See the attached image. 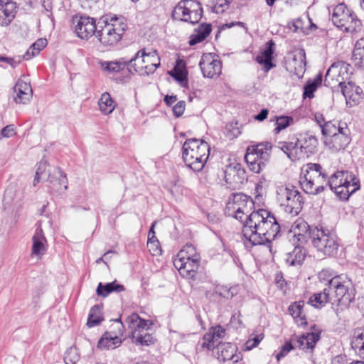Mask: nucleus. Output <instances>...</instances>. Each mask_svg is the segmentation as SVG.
<instances>
[{"instance_id":"f8f14e48","label":"nucleus","mask_w":364,"mask_h":364,"mask_svg":"<svg viewBox=\"0 0 364 364\" xmlns=\"http://www.w3.org/2000/svg\"><path fill=\"white\" fill-rule=\"evenodd\" d=\"M350 65L344 61H338L333 63L326 72L324 78V85L330 87L335 92L336 85L340 81H345L348 77Z\"/></svg>"},{"instance_id":"6e6d98bb","label":"nucleus","mask_w":364,"mask_h":364,"mask_svg":"<svg viewBox=\"0 0 364 364\" xmlns=\"http://www.w3.org/2000/svg\"><path fill=\"white\" fill-rule=\"evenodd\" d=\"M264 338V334L259 333L254 336L252 338L250 337L246 342L245 346L247 350H251L253 348L258 346V344L262 341Z\"/></svg>"},{"instance_id":"393cba45","label":"nucleus","mask_w":364,"mask_h":364,"mask_svg":"<svg viewBox=\"0 0 364 364\" xmlns=\"http://www.w3.org/2000/svg\"><path fill=\"white\" fill-rule=\"evenodd\" d=\"M272 144L267 141L262 142L256 145L249 146L246 154H252L256 159L268 162L272 150Z\"/></svg>"},{"instance_id":"f257e3e1","label":"nucleus","mask_w":364,"mask_h":364,"mask_svg":"<svg viewBox=\"0 0 364 364\" xmlns=\"http://www.w3.org/2000/svg\"><path fill=\"white\" fill-rule=\"evenodd\" d=\"M280 228L273 214L269 210L259 209L249 215L242 232L252 245H267L272 252V241L277 237Z\"/></svg>"},{"instance_id":"a211bd4d","label":"nucleus","mask_w":364,"mask_h":364,"mask_svg":"<svg viewBox=\"0 0 364 364\" xmlns=\"http://www.w3.org/2000/svg\"><path fill=\"white\" fill-rule=\"evenodd\" d=\"M200 261L197 259H173V265L178 270L179 274L186 278H193L196 273Z\"/></svg>"},{"instance_id":"5701e85b","label":"nucleus","mask_w":364,"mask_h":364,"mask_svg":"<svg viewBox=\"0 0 364 364\" xmlns=\"http://www.w3.org/2000/svg\"><path fill=\"white\" fill-rule=\"evenodd\" d=\"M297 142H299V145L301 157L304 155L308 156L309 154L315 153L318 145V140L316 136L309 134H300L298 137Z\"/></svg>"},{"instance_id":"ea45409f","label":"nucleus","mask_w":364,"mask_h":364,"mask_svg":"<svg viewBox=\"0 0 364 364\" xmlns=\"http://www.w3.org/2000/svg\"><path fill=\"white\" fill-rule=\"evenodd\" d=\"M126 321L129 323L130 328H134V331L144 332L147 330L148 321L141 318L137 314H132L128 316Z\"/></svg>"},{"instance_id":"bb28decb","label":"nucleus","mask_w":364,"mask_h":364,"mask_svg":"<svg viewBox=\"0 0 364 364\" xmlns=\"http://www.w3.org/2000/svg\"><path fill=\"white\" fill-rule=\"evenodd\" d=\"M334 301L333 294L329 291L328 287L320 292L315 293L310 296L308 304L316 309H321L326 306V304Z\"/></svg>"},{"instance_id":"7c9ffc66","label":"nucleus","mask_w":364,"mask_h":364,"mask_svg":"<svg viewBox=\"0 0 364 364\" xmlns=\"http://www.w3.org/2000/svg\"><path fill=\"white\" fill-rule=\"evenodd\" d=\"M350 345L355 352L364 358V328L354 330Z\"/></svg>"},{"instance_id":"4468645a","label":"nucleus","mask_w":364,"mask_h":364,"mask_svg":"<svg viewBox=\"0 0 364 364\" xmlns=\"http://www.w3.org/2000/svg\"><path fill=\"white\" fill-rule=\"evenodd\" d=\"M199 67L204 77H218L221 74L222 63L217 55L211 53L202 55Z\"/></svg>"},{"instance_id":"37998d69","label":"nucleus","mask_w":364,"mask_h":364,"mask_svg":"<svg viewBox=\"0 0 364 364\" xmlns=\"http://www.w3.org/2000/svg\"><path fill=\"white\" fill-rule=\"evenodd\" d=\"M304 301H296L289 306V312L294 318H300L301 324H306V315L304 313Z\"/></svg>"},{"instance_id":"ddd939ff","label":"nucleus","mask_w":364,"mask_h":364,"mask_svg":"<svg viewBox=\"0 0 364 364\" xmlns=\"http://www.w3.org/2000/svg\"><path fill=\"white\" fill-rule=\"evenodd\" d=\"M210 154V146L203 140L187 139L182 147V157L184 162H190L193 157H203Z\"/></svg>"},{"instance_id":"412c9836","label":"nucleus","mask_w":364,"mask_h":364,"mask_svg":"<svg viewBox=\"0 0 364 364\" xmlns=\"http://www.w3.org/2000/svg\"><path fill=\"white\" fill-rule=\"evenodd\" d=\"M349 129L348 127L343 131H339L336 135L333 136L326 140V145L333 151H339L343 150L350 142V138L348 136Z\"/></svg>"},{"instance_id":"cd10ccee","label":"nucleus","mask_w":364,"mask_h":364,"mask_svg":"<svg viewBox=\"0 0 364 364\" xmlns=\"http://www.w3.org/2000/svg\"><path fill=\"white\" fill-rule=\"evenodd\" d=\"M32 241V255L41 257L46 250V244L47 242L43 229L41 227L36 228Z\"/></svg>"},{"instance_id":"aec40b11","label":"nucleus","mask_w":364,"mask_h":364,"mask_svg":"<svg viewBox=\"0 0 364 364\" xmlns=\"http://www.w3.org/2000/svg\"><path fill=\"white\" fill-rule=\"evenodd\" d=\"M291 231L295 236H297L298 240L301 242H306L307 240H312V232L318 227H311L304 219L298 218L291 227Z\"/></svg>"},{"instance_id":"49530a36","label":"nucleus","mask_w":364,"mask_h":364,"mask_svg":"<svg viewBox=\"0 0 364 364\" xmlns=\"http://www.w3.org/2000/svg\"><path fill=\"white\" fill-rule=\"evenodd\" d=\"M305 259V253L301 247H296L294 251L289 254L287 259V262L291 266L300 265Z\"/></svg>"},{"instance_id":"5fc2aeb1","label":"nucleus","mask_w":364,"mask_h":364,"mask_svg":"<svg viewBox=\"0 0 364 364\" xmlns=\"http://www.w3.org/2000/svg\"><path fill=\"white\" fill-rule=\"evenodd\" d=\"M208 331L213 335L216 342H218L219 338H223L225 335V329L220 325L210 328Z\"/></svg>"},{"instance_id":"c9c22d12","label":"nucleus","mask_w":364,"mask_h":364,"mask_svg":"<svg viewBox=\"0 0 364 364\" xmlns=\"http://www.w3.org/2000/svg\"><path fill=\"white\" fill-rule=\"evenodd\" d=\"M239 287L232 286L228 287L223 285H217L215 287L213 294L226 299H230L238 294Z\"/></svg>"},{"instance_id":"a19ab883","label":"nucleus","mask_w":364,"mask_h":364,"mask_svg":"<svg viewBox=\"0 0 364 364\" xmlns=\"http://www.w3.org/2000/svg\"><path fill=\"white\" fill-rule=\"evenodd\" d=\"M322 75L321 74L316 75L313 80H309L304 87L303 97L304 99L314 97V92L316 90L318 87L321 84Z\"/></svg>"},{"instance_id":"c03bdc74","label":"nucleus","mask_w":364,"mask_h":364,"mask_svg":"<svg viewBox=\"0 0 364 364\" xmlns=\"http://www.w3.org/2000/svg\"><path fill=\"white\" fill-rule=\"evenodd\" d=\"M343 126L338 125L336 126V124L333 123L331 121L326 122L323 123L321 129V132L323 135L326 136H328L329 138H331L333 136H335L337 134L339 131H343L344 129L347 128L346 124L343 123Z\"/></svg>"},{"instance_id":"20e7f679","label":"nucleus","mask_w":364,"mask_h":364,"mask_svg":"<svg viewBox=\"0 0 364 364\" xmlns=\"http://www.w3.org/2000/svg\"><path fill=\"white\" fill-rule=\"evenodd\" d=\"M330 188L342 200L360 188L359 178L351 171H338L329 177Z\"/></svg>"},{"instance_id":"3c124183","label":"nucleus","mask_w":364,"mask_h":364,"mask_svg":"<svg viewBox=\"0 0 364 364\" xmlns=\"http://www.w3.org/2000/svg\"><path fill=\"white\" fill-rule=\"evenodd\" d=\"M276 119V127L274 129L275 133H279L282 130L287 128L290 126L294 119L289 116H279L275 117Z\"/></svg>"},{"instance_id":"9b49d317","label":"nucleus","mask_w":364,"mask_h":364,"mask_svg":"<svg viewBox=\"0 0 364 364\" xmlns=\"http://www.w3.org/2000/svg\"><path fill=\"white\" fill-rule=\"evenodd\" d=\"M72 28L76 36L87 40L94 34L96 36L98 23L93 18L82 15H75L72 18Z\"/></svg>"},{"instance_id":"7ed1b4c3","label":"nucleus","mask_w":364,"mask_h":364,"mask_svg":"<svg viewBox=\"0 0 364 364\" xmlns=\"http://www.w3.org/2000/svg\"><path fill=\"white\" fill-rule=\"evenodd\" d=\"M302 172L304 176L300 177L299 183L306 193L317 195L328 186L330 188L329 177L319 164L309 163Z\"/></svg>"},{"instance_id":"bf43d9fd","label":"nucleus","mask_w":364,"mask_h":364,"mask_svg":"<svg viewBox=\"0 0 364 364\" xmlns=\"http://www.w3.org/2000/svg\"><path fill=\"white\" fill-rule=\"evenodd\" d=\"M16 134L15 126L14 124H9L4 127L1 131V135L2 137L9 138Z\"/></svg>"},{"instance_id":"423d86ee","label":"nucleus","mask_w":364,"mask_h":364,"mask_svg":"<svg viewBox=\"0 0 364 364\" xmlns=\"http://www.w3.org/2000/svg\"><path fill=\"white\" fill-rule=\"evenodd\" d=\"M334 302L348 306L355 299V288L351 279L346 274L335 275L328 287Z\"/></svg>"},{"instance_id":"2f4dec72","label":"nucleus","mask_w":364,"mask_h":364,"mask_svg":"<svg viewBox=\"0 0 364 364\" xmlns=\"http://www.w3.org/2000/svg\"><path fill=\"white\" fill-rule=\"evenodd\" d=\"M125 288L124 285L118 284L116 281L112 282L106 283L103 284L100 282L97 285L96 293L99 296L107 297L112 292L119 293L124 291Z\"/></svg>"},{"instance_id":"13d9d810","label":"nucleus","mask_w":364,"mask_h":364,"mask_svg":"<svg viewBox=\"0 0 364 364\" xmlns=\"http://www.w3.org/2000/svg\"><path fill=\"white\" fill-rule=\"evenodd\" d=\"M210 1L213 4V11L216 13L223 12L229 4L228 0H210Z\"/></svg>"},{"instance_id":"e2e57ef3","label":"nucleus","mask_w":364,"mask_h":364,"mask_svg":"<svg viewBox=\"0 0 364 364\" xmlns=\"http://www.w3.org/2000/svg\"><path fill=\"white\" fill-rule=\"evenodd\" d=\"M235 171L236 174L234 176V177L238 178V183H243L244 181H246L247 180L246 171L243 168L240 167V166L235 167Z\"/></svg>"},{"instance_id":"6e6552de","label":"nucleus","mask_w":364,"mask_h":364,"mask_svg":"<svg viewBox=\"0 0 364 364\" xmlns=\"http://www.w3.org/2000/svg\"><path fill=\"white\" fill-rule=\"evenodd\" d=\"M311 234V244L318 252L329 257L337 254L340 244L335 233L321 227L314 230Z\"/></svg>"},{"instance_id":"4be33fe9","label":"nucleus","mask_w":364,"mask_h":364,"mask_svg":"<svg viewBox=\"0 0 364 364\" xmlns=\"http://www.w3.org/2000/svg\"><path fill=\"white\" fill-rule=\"evenodd\" d=\"M254 205L252 200L245 194L235 193L232 196V202H228L227 208L232 210H242L248 213V209H251Z\"/></svg>"},{"instance_id":"f03ea898","label":"nucleus","mask_w":364,"mask_h":364,"mask_svg":"<svg viewBox=\"0 0 364 364\" xmlns=\"http://www.w3.org/2000/svg\"><path fill=\"white\" fill-rule=\"evenodd\" d=\"M127 25L123 16L107 15L98 21L96 38L105 47H114L122 38Z\"/></svg>"},{"instance_id":"69168bd1","label":"nucleus","mask_w":364,"mask_h":364,"mask_svg":"<svg viewBox=\"0 0 364 364\" xmlns=\"http://www.w3.org/2000/svg\"><path fill=\"white\" fill-rule=\"evenodd\" d=\"M38 53H39L37 51L36 48L33 47V45H31L27 50L26 53L23 55L22 58L25 60H28Z\"/></svg>"},{"instance_id":"79ce46f5","label":"nucleus","mask_w":364,"mask_h":364,"mask_svg":"<svg viewBox=\"0 0 364 364\" xmlns=\"http://www.w3.org/2000/svg\"><path fill=\"white\" fill-rule=\"evenodd\" d=\"M175 258L180 259H189L191 260L192 259H197V260H200V255L196 252V247L191 244L186 245Z\"/></svg>"},{"instance_id":"a878e982","label":"nucleus","mask_w":364,"mask_h":364,"mask_svg":"<svg viewBox=\"0 0 364 364\" xmlns=\"http://www.w3.org/2000/svg\"><path fill=\"white\" fill-rule=\"evenodd\" d=\"M14 92L16 96L14 97V101L16 103L26 104L31 98L33 90L29 83H27L21 80H18L15 86Z\"/></svg>"},{"instance_id":"72a5a7b5","label":"nucleus","mask_w":364,"mask_h":364,"mask_svg":"<svg viewBox=\"0 0 364 364\" xmlns=\"http://www.w3.org/2000/svg\"><path fill=\"white\" fill-rule=\"evenodd\" d=\"M298 137L294 136L291 141L280 143V149L292 160L296 158H300L299 145L297 142Z\"/></svg>"},{"instance_id":"6ab92c4d","label":"nucleus","mask_w":364,"mask_h":364,"mask_svg":"<svg viewBox=\"0 0 364 364\" xmlns=\"http://www.w3.org/2000/svg\"><path fill=\"white\" fill-rule=\"evenodd\" d=\"M275 50V43L273 40H269L265 44L264 49L261 50V55L256 57V61L263 65V70L269 72L276 65L272 63L273 54Z\"/></svg>"},{"instance_id":"0eeeda50","label":"nucleus","mask_w":364,"mask_h":364,"mask_svg":"<svg viewBox=\"0 0 364 364\" xmlns=\"http://www.w3.org/2000/svg\"><path fill=\"white\" fill-rule=\"evenodd\" d=\"M277 200L282 209L292 215H297L304 203L301 193L293 186L277 187Z\"/></svg>"},{"instance_id":"864d4df0","label":"nucleus","mask_w":364,"mask_h":364,"mask_svg":"<svg viewBox=\"0 0 364 364\" xmlns=\"http://www.w3.org/2000/svg\"><path fill=\"white\" fill-rule=\"evenodd\" d=\"M294 349V346L291 341H287L281 348L279 353L276 355L277 360L279 361L281 358L286 356L291 350Z\"/></svg>"},{"instance_id":"338daca9","label":"nucleus","mask_w":364,"mask_h":364,"mask_svg":"<svg viewBox=\"0 0 364 364\" xmlns=\"http://www.w3.org/2000/svg\"><path fill=\"white\" fill-rule=\"evenodd\" d=\"M205 38H206L204 36H201V34H199L198 32H196V33L191 36L189 44L191 46L196 45L197 43L202 42Z\"/></svg>"},{"instance_id":"dca6fc26","label":"nucleus","mask_w":364,"mask_h":364,"mask_svg":"<svg viewBox=\"0 0 364 364\" xmlns=\"http://www.w3.org/2000/svg\"><path fill=\"white\" fill-rule=\"evenodd\" d=\"M338 80H340V79ZM338 87L341 88V91L346 100V104L350 105V107L360 102L362 99L363 90L354 82L350 81L346 83L345 81H339Z\"/></svg>"},{"instance_id":"c756f323","label":"nucleus","mask_w":364,"mask_h":364,"mask_svg":"<svg viewBox=\"0 0 364 364\" xmlns=\"http://www.w3.org/2000/svg\"><path fill=\"white\" fill-rule=\"evenodd\" d=\"M118 333L112 335L109 332H105L97 343V348L104 350L114 349L122 343V339Z\"/></svg>"},{"instance_id":"473e14b6","label":"nucleus","mask_w":364,"mask_h":364,"mask_svg":"<svg viewBox=\"0 0 364 364\" xmlns=\"http://www.w3.org/2000/svg\"><path fill=\"white\" fill-rule=\"evenodd\" d=\"M100 68L109 73H119L127 68V58H121L116 61H100Z\"/></svg>"},{"instance_id":"8fccbe9b","label":"nucleus","mask_w":364,"mask_h":364,"mask_svg":"<svg viewBox=\"0 0 364 364\" xmlns=\"http://www.w3.org/2000/svg\"><path fill=\"white\" fill-rule=\"evenodd\" d=\"M217 342L215 338L213 337V335L208 331L205 333L202 338V341H199L198 344V347L200 346L202 349H207L208 350H213L215 352V344Z\"/></svg>"},{"instance_id":"c85d7f7f","label":"nucleus","mask_w":364,"mask_h":364,"mask_svg":"<svg viewBox=\"0 0 364 364\" xmlns=\"http://www.w3.org/2000/svg\"><path fill=\"white\" fill-rule=\"evenodd\" d=\"M235 346L232 343L219 342L215 346V352L213 353L219 360L225 362L232 360L235 355Z\"/></svg>"},{"instance_id":"58836bf2","label":"nucleus","mask_w":364,"mask_h":364,"mask_svg":"<svg viewBox=\"0 0 364 364\" xmlns=\"http://www.w3.org/2000/svg\"><path fill=\"white\" fill-rule=\"evenodd\" d=\"M131 338L133 343L142 346H148L152 344L154 341L153 336L146 331L137 332V331H133L132 333Z\"/></svg>"},{"instance_id":"4d7b16f0","label":"nucleus","mask_w":364,"mask_h":364,"mask_svg":"<svg viewBox=\"0 0 364 364\" xmlns=\"http://www.w3.org/2000/svg\"><path fill=\"white\" fill-rule=\"evenodd\" d=\"M333 274L328 269H323L318 273V279L321 282H323L326 287L329 286V281L334 278Z\"/></svg>"},{"instance_id":"b1692460","label":"nucleus","mask_w":364,"mask_h":364,"mask_svg":"<svg viewBox=\"0 0 364 364\" xmlns=\"http://www.w3.org/2000/svg\"><path fill=\"white\" fill-rule=\"evenodd\" d=\"M287 69L298 77L302 76L306 67V53L304 50L300 49L296 51L293 59L287 64Z\"/></svg>"},{"instance_id":"4c0bfd02","label":"nucleus","mask_w":364,"mask_h":364,"mask_svg":"<svg viewBox=\"0 0 364 364\" xmlns=\"http://www.w3.org/2000/svg\"><path fill=\"white\" fill-rule=\"evenodd\" d=\"M104 318L102 314V307L100 305L93 306L89 313L87 326L92 328L99 325Z\"/></svg>"},{"instance_id":"052dcab7","label":"nucleus","mask_w":364,"mask_h":364,"mask_svg":"<svg viewBox=\"0 0 364 364\" xmlns=\"http://www.w3.org/2000/svg\"><path fill=\"white\" fill-rule=\"evenodd\" d=\"M186 102L185 101L178 102L173 107V112L176 117H181L185 110Z\"/></svg>"},{"instance_id":"de8ad7c7","label":"nucleus","mask_w":364,"mask_h":364,"mask_svg":"<svg viewBox=\"0 0 364 364\" xmlns=\"http://www.w3.org/2000/svg\"><path fill=\"white\" fill-rule=\"evenodd\" d=\"M208 156L209 154H205V156H203V157H193V159L190 161V162H186L185 164L193 171L198 172L203 168L205 163L207 162Z\"/></svg>"},{"instance_id":"09e8293b","label":"nucleus","mask_w":364,"mask_h":364,"mask_svg":"<svg viewBox=\"0 0 364 364\" xmlns=\"http://www.w3.org/2000/svg\"><path fill=\"white\" fill-rule=\"evenodd\" d=\"M169 75L178 81L181 86L186 87L188 83L187 71L185 68L176 66L173 70L169 72Z\"/></svg>"},{"instance_id":"f3484780","label":"nucleus","mask_w":364,"mask_h":364,"mask_svg":"<svg viewBox=\"0 0 364 364\" xmlns=\"http://www.w3.org/2000/svg\"><path fill=\"white\" fill-rule=\"evenodd\" d=\"M17 4L11 0H0V26L6 27L14 21L17 13Z\"/></svg>"},{"instance_id":"2eb2a0df","label":"nucleus","mask_w":364,"mask_h":364,"mask_svg":"<svg viewBox=\"0 0 364 364\" xmlns=\"http://www.w3.org/2000/svg\"><path fill=\"white\" fill-rule=\"evenodd\" d=\"M311 329L313 330L311 332L303 334L301 336L296 337L295 340H292L294 348H299L304 350H309L310 351L314 350L316 343L321 338V331L316 325H314Z\"/></svg>"},{"instance_id":"0e129e2a","label":"nucleus","mask_w":364,"mask_h":364,"mask_svg":"<svg viewBox=\"0 0 364 364\" xmlns=\"http://www.w3.org/2000/svg\"><path fill=\"white\" fill-rule=\"evenodd\" d=\"M147 247L152 255H157L161 252L159 242H147Z\"/></svg>"},{"instance_id":"603ef678","label":"nucleus","mask_w":364,"mask_h":364,"mask_svg":"<svg viewBox=\"0 0 364 364\" xmlns=\"http://www.w3.org/2000/svg\"><path fill=\"white\" fill-rule=\"evenodd\" d=\"M78 350L75 347L69 348L64 355V360L66 364H75L79 360Z\"/></svg>"},{"instance_id":"e433bc0d","label":"nucleus","mask_w":364,"mask_h":364,"mask_svg":"<svg viewBox=\"0 0 364 364\" xmlns=\"http://www.w3.org/2000/svg\"><path fill=\"white\" fill-rule=\"evenodd\" d=\"M98 105L100 110L104 114H111L115 107L114 102L108 92H105L101 95Z\"/></svg>"},{"instance_id":"a18cd8bd","label":"nucleus","mask_w":364,"mask_h":364,"mask_svg":"<svg viewBox=\"0 0 364 364\" xmlns=\"http://www.w3.org/2000/svg\"><path fill=\"white\" fill-rule=\"evenodd\" d=\"M245 159L251 171L259 173L266 166L267 162L256 159L252 154H245Z\"/></svg>"},{"instance_id":"f704fd0d","label":"nucleus","mask_w":364,"mask_h":364,"mask_svg":"<svg viewBox=\"0 0 364 364\" xmlns=\"http://www.w3.org/2000/svg\"><path fill=\"white\" fill-rule=\"evenodd\" d=\"M353 60L356 66L364 68V37L356 41L353 51Z\"/></svg>"},{"instance_id":"774afa93","label":"nucleus","mask_w":364,"mask_h":364,"mask_svg":"<svg viewBox=\"0 0 364 364\" xmlns=\"http://www.w3.org/2000/svg\"><path fill=\"white\" fill-rule=\"evenodd\" d=\"M47 40L46 38H39L32 45L35 47L38 53L47 46Z\"/></svg>"},{"instance_id":"39448f33","label":"nucleus","mask_w":364,"mask_h":364,"mask_svg":"<svg viewBox=\"0 0 364 364\" xmlns=\"http://www.w3.org/2000/svg\"><path fill=\"white\" fill-rule=\"evenodd\" d=\"M159 66V58L156 50L146 53L143 48L138 50L130 59L127 58V69L131 74L147 75L154 73Z\"/></svg>"},{"instance_id":"680f3d73","label":"nucleus","mask_w":364,"mask_h":364,"mask_svg":"<svg viewBox=\"0 0 364 364\" xmlns=\"http://www.w3.org/2000/svg\"><path fill=\"white\" fill-rule=\"evenodd\" d=\"M211 26L209 23H203L200 24L198 28L196 30V32H198L199 34H201V36H204L205 38L208 37V36L211 32Z\"/></svg>"},{"instance_id":"9d476101","label":"nucleus","mask_w":364,"mask_h":364,"mask_svg":"<svg viewBox=\"0 0 364 364\" xmlns=\"http://www.w3.org/2000/svg\"><path fill=\"white\" fill-rule=\"evenodd\" d=\"M203 13L200 2L195 0H182L173 10L172 17L174 19L195 24L201 19Z\"/></svg>"},{"instance_id":"1a4fd4ad","label":"nucleus","mask_w":364,"mask_h":364,"mask_svg":"<svg viewBox=\"0 0 364 364\" xmlns=\"http://www.w3.org/2000/svg\"><path fill=\"white\" fill-rule=\"evenodd\" d=\"M331 20L336 27L346 32H357L362 26L361 21L345 4H339L335 6Z\"/></svg>"}]
</instances>
